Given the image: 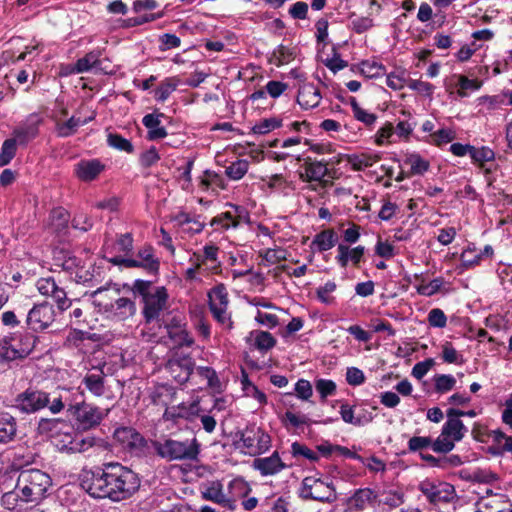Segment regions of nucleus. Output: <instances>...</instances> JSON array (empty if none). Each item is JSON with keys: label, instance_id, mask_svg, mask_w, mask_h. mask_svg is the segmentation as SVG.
I'll list each match as a JSON object with an SVG mask.
<instances>
[{"label": "nucleus", "instance_id": "1", "mask_svg": "<svg viewBox=\"0 0 512 512\" xmlns=\"http://www.w3.org/2000/svg\"><path fill=\"white\" fill-rule=\"evenodd\" d=\"M82 488L93 498L120 502L130 498L140 486L136 473L119 463H107L103 468L86 472Z\"/></svg>", "mask_w": 512, "mask_h": 512}, {"label": "nucleus", "instance_id": "2", "mask_svg": "<svg viewBox=\"0 0 512 512\" xmlns=\"http://www.w3.org/2000/svg\"><path fill=\"white\" fill-rule=\"evenodd\" d=\"M134 294L141 297L142 314L146 323L158 320L167 308L168 292L163 286H154L151 281L136 279L132 285Z\"/></svg>", "mask_w": 512, "mask_h": 512}, {"label": "nucleus", "instance_id": "3", "mask_svg": "<svg viewBox=\"0 0 512 512\" xmlns=\"http://www.w3.org/2000/svg\"><path fill=\"white\" fill-rule=\"evenodd\" d=\"M18 491L24 503H39L52 485L50 476L39 469L22 470L17 479Z\"/></svg>", "mask_w": 512, "mask_h": 512}, {"label": "nucleus", "instance_id": "4", "mask_svg": "<svg viewBox=\"0 0 512 512\" xmlns=\"http://www.w3.org/2000/svg\"><path fill=\"white\" fill-rule=\"evenodd\" d=\"M228 492L224 491L221 481L213 480L204 483L200 493L202 499L211 501L225 508H233L236 498L242 497L247 493V483L242 478H234L228 484Z\"/></svg>", "mask_w": 512, "mask_h": 512}, {"label": "nucleus", "instance_id": "5", "mask_svg": "<svg viewBox=\"0 0 512 512\" xmlns=\"http://www.w3.org/2000/svg\"><path fill=\"white\" fill-rule=\"evenodd\" d=\"M152 446L158 456L168 461L196 460L200 452V445L195 438L184 441L166 438L154 441Z\"/></svg>", "mask_w": 512, "mask_h": 512}, {"label": "nucleus", "instance_id": "6", "mask_svg": "<svg viewBox=\"0 0 512 512\" xmlns=\"http://www.w3.org/2000/svg\"><path fill=\"white\" fill-rule=\"evenodd\" d=\"M36 337L29 333H16L0 339V358L14 361L26 358L34 349Z\"/></svg>", "mask_w": 512, "mask_h": 512}, {"label": "nucleus", "instance_id": "7", "mask_svg": "<svg viewBox=\"0 0 512 512\" xmlns=\"http://www.w3.org/2000/svg\"><path fill=\"white\" fill-rule=\"evenodd\" d=\"M106 292H108V289L105 287H99L92 292L91 296L96 306L103 308L105 312L110 313L112 317L120 321L132 318L136 314L137 306L133 299L118 297L114 301H105L103 295Z\"/></svg>", "mask_w": 512, "mask_h": 512}, {"label": "nucleus", "instance_id": "8", "mask_svg": "<svg viewBox=\"0 0 512 512\" xmlns=\"http://www.w3.org/2000/svg\"><path fill=\"white\" fill-rule=\"evenodd\" d=\"M300 496L306 500L323 503H331L337 498L333 484L316 476H307L303 479Z\"/></svg>", "mask_w": 512, "mask_h": 512}, {"label": "nucleus", "instance_id": "9", "mask_svg": "<svg viewBox=\"0 0 512 512\" xmlns=\"http://www.w3.org/2000/svg\"><path fill=\"white\" fill-rule=\"evenodd\" d=\"M418 489L432 505L447 504L456 497L454 486L444 481L425 479Z\"/></svg>", "mask_w": 512, "mask_h": 512}, {"label": "nucleus", "instance_id": "10", "mask_svg": "<svg viewBox=\"0 0 512 512\" xmlns=\"http://www.w3.org/2000/svg\"><path fill=\"white\" fill-rule=\"evenodd\" d=\"M209 307L213 317L225 328H232L231 316L228 313V293L223 284H219L208 293Z\"/></svg>", "mask_w": 512, "mask_h": 512}, {"label": "nucleus", "instance_id": "11", "mask_svg": "<svg viewBox=\"0 0 512 512\" xmlns=\"http://www.w3.org/2000/svg\"><path fill=\"white\" fill-rule=\"evenodd\" d=\"M242 447L245 453L255 456L265 453L271 446V438L260 427L249 426L241 435Z\"/></svg>", "mask_w": 512, "mask_h": 512}, {"label": "nucleus", "instance_id": "12", "mask_svg": "<svg viewBox=\"0 0 512 512\" xmlns=\"http://www.w3.org/2000/svg\"><path fill=\"white\" fill-rule=\"evenodd\" d=\"M52 397L42 390L27 389L15 399V407L23 413H35L45 407L49 408Z\"/></svg>", "mask_w": 512, "mask_h": 512}, {"label": "nucleus", "instance_id": "13", "mask_svg": "<svg viewBox=\"0 0 512 512\" xmlns=\"http://www.w3.org/2000/svg\"><path fill=\"white\" fill-rule=\"evenodd\" d=\"M55 320V310L52 304L42 302L35 304L26 317V324L29 329L35 332L48 328Z\"/></svg>", "mask_w": 512, "mask_h": 512}, {"label": "nucleus", "instance_id": "14", "mask_svg": "<svg viewBox=\"0 0 512 512\" xmlns=\"http://www.w3.org/2000/svg\"><path fill=\"white\" fill-rule=\"evenodd\" d=\"M108 413L109 409L104 413L98 407L87 403L84 399L80 401L79 407L74 409V413L70 418L73 419L79 427L87 430L98 426Z\"/></svg>", "mask_w": 512, "mask_h": 512}, {"label": "nucleus", "instance_id": "15", "mask_svg": "<svg viewBox=\"0 0 512 512\" xmlns=\"http://www.w3.org/2000/svg\"><path fill=\"white\" fill-rule=\"evenodd\" d=\"M84 399L83 392L78 390L62 389L57 395L54 394L52 396L49 411L52 414H58L66 408L67 416L71 417L74 413V409L78 408L80 401Z\"/></svg>", "mask_w": 512, "mask_h": 512}, {"label": "nucleus", "instance_id": "16", "mask_svg": "<svg viewBox=\"0 0 512 512\" xmlns=\"http://www.w3.org/2000/svg\"><path fill=\"white\" fill-rule=\"evenodd\" d=\"M36 288L42 296L51 297L57 307L64 311L71 306L66 290L59 286L53 277H42L37 280Z\"/></svg>", "mask_w": 512, "mask_h": 512}, {"label": "nucleus", "instance_id": "17", "mask_svg": "<svg viewBox=\"0 0 512 512\" xmlns=\"http://www.w3.org/2000/svg\"><path fill=\"white\" fill-rule=\"evenodd\" d=\"M43 119L39 114L32 113L13 130V138L18 145L25 146L39 134V127Z\"/></svg>", "mask_w": 512, "mask_h": 512}, {"label": "nucleus", "instance_id": "18", "mask_svg": "<svg viewBox=\"0 0 512 512\" xmlns=\"http://www.w3.org/2000/svg\"><path fill=\"white\" fill-rule=\"evenodd\" d=\"M166 369L178 384H184L193 372L194 362L189 356H174L167 362Z\"/></svg>", "mask_w": 512, "mask_h": 512}, {"label": "nucleus", "instance_id": "19", "mask_svg": "<svg viewBox=\"0 0 512 512\" xmlns=\"http://www.w3.org/2000/svg\"><path fill=\"white\" fill-rule=\"evenodd\" d=\"M219 248L214 244L205 245L203 253H194L192 260L198 261V266L202 267L203 272L218 274L221 271V262L218 258Z\"/></svg>", "mask_w": 512, "mask_h": 512}, {"label": "nucleus", "instance_id": "20", "mask_svg": "<svg viewBox=\"0 0 512 512\" xmlns=\"http://www.w3.org/2000/svg\"><path fill=\"white\" fill-rule=\"evenodd\" d=\"M461 410L450 408L447 410V421L442 427L443 435H446L454 442L461 441L468 429L460 420Z\"/></svg>", "mask_w": 512, "mask_h": 512}, {"label": "nucleus", "instance_id": "21", "mask_svg": "<svg viewBox=\"0 0 512 512\" xmlns=\"http://www.w3.org/2000/svg\"><path fill=\"white\" fill-rule=\"evenodd\" d=\"M303 171L299 172V178L303 182H323L328 174L327 163L314 160L310 157L304 159Z\"/></svg>", "mask_w": 512, "mask_h": 512}, {"label": "nucleus", "instance_id": "22", "mask_svg": "<svg viewBox=\"0 0 512 512\" xmlns=\"http://www.w3.org/2000/svg\"><path fill=\"white\" fill-rule=\"evenodd\" d=\"M231 210L226 211L217 217L213 218L211 225H219L223 229H229L230 227H238L242 222L248 220V215L245 209L241 206L229 205Z\"/></svg>", "mask_w": 512, "mask_h": 512}, {"label": "nucleus", "instance_id": "23", "mask_svg": "<svg viewBox=\"0 0 512 512\" xmlns=\"http://www.w3.org/2000/svg\"><path fill=\"white\" fill-rule=\"evenodd\" d=\"M104 170L105 165L99 159H83L74 167L76 177L83 182L95 180Z\"/></svg>", "mask_w": 512, "mask_h": 512}, {"label": "nucleus", "instance_id": "24", "mask_svg": "<svg viewBox=\"0 0 512 512\" xmlns=\"http://www.w3.org/2000/svg\"><path fill=\"white\" fill-rule=\"evenodd\" d=\"M377 499V494L371 488L357 489L347 500V508L350 511H363L372 507Z\"/></svg>", "mask_w": 512, "mask_h": 512}, {"label": "nucleus", "instance_id": "25", "mask_svg": "<svg viewBox=\"0 0 512 512\" xmlns=\"http://www.w3.org/2000/svg\"><path fill=\"white\" fill-rule=\"evenodd\" d=\"M252 466L255 470L259 471L262 476L278 474L287 467L276 451L268 457L254 459Z\"/></svg>", "mask_w": 512, "mask_h": 512}, {"label": "nucleus", "instance_id": "26", "mask_svg": "<svg viewBox=\"0 0 512 512\" xmlns=\"http://www.w3.org/2000/svg\"><path fill=\"white\" fill-rule=\"evenodd\" d=\"M365 253L364 246H357L351 248L344 244H339L337 247L336 262L341 268H346L351 262L355 267H358Z\"/></svg>", "mask_w": 512, "mask_h": 512}, {"label": "nucleus", "instance_id": "27", "mask_svg": "<svg viewBox=\"0 0 512 512\" xmlns=\"http://www.w3.org/2000/svg\"><path fill=\"white\" fill-rule=\"evenodd\" d=\"M322 99L320 90L312 83H304L300 86L297 102L303 109H312L320 104Z\"/></svg>", "mask_w": 512, "mask_h": 512}, {"label": "nucleus", "instance_id": "28", "mask_svg": "<svg viewBox=\"0 0 512 512\" xmlns=\"http://www.w3.org/2000/svg\"><path fill=\"white\" fill-rule=\"evenodd\" d=\"M101 49H94L88 52L84 57L79 58L76 63L71 67L70 73L82 74L91 71L92 69L101 68Z\"/></svg>", "mask_w": 512, "mask_h": 512}, {"label": "nucleus", "instance_id": "29", "mask_svg": "<svg viewBox=\"0 0 512 512\" xmlns=\"http://www.w3.org/2000/svg\"><path fill=\"white\" fill-rule=\"evenodd\" d=\"M380 158L379 153L361 152L347 155L346 161L352 170L363 171L366 168L372 167Z\"/></svg>", "mask_w": 512, "mask_h": 512}, {"label": "nucleus", "instance_id": "30", "mask_svg": "<svg viewBox=\"0 0 512 512\" xmlns=\"http://www.w3.org/2000/svg\"><path fill=\"white\" fill-rule=\"evenodd\" d=\"M162 113L147 114L143 117L142 123L147 128V139L151 141L163 139L167 136L166 129L161 125Z\"/></svg>", "mask_w": 512, "mask_h": 512}, {"label": "nucleus", "instance_id": "31", "mask_svg": "<svg viewBox=\"0 0 512 512\" xmlns=\"http://www.w3.org/2000/svg\"><path fill=\"white\" fill-rule=\"evenodd\" d=\"M105 374L102 369L87 373L82 380L85 388L94 396L101 397L105 393Z\"/></svg>", "mask_w": 512, "mask_h": 512}, {"label": "nucleus", "instance_id": "32", "mask_svg": "<svg viewBox=\"0 0 512 512\" xmlns=\"http://www.w3.org/2000/svg\"><path fill=\"white\" fill-rule=\"evenodd\" d=\"M338 241V236L333 229H325L317 233L312 242L311 249L318 252H325L333 248Z\"/></svg>", "mask_w": 512, "mask_h": 512}, {"label": "nucleus", "instance_id": "33", "mask_svg": "<svg viewBox=\"0 0 512 512\" xmlns=\"http://www.w3.org/2000/svg\"><path fill=\"white\" fill-rule=\"evenodd\" d=\"M114 438L129 448H138L143 445L144 438L133 428L121 427L115 430Z\"/></svg>", "mask_w": 512, "mask_h": 512}, {"label": "nucleus", "instance_id": "34", "mask_svg": "<svg viewBox=\"0 0 512 512\" xmlns=\"http://www.w3.org/2000/svg\"><path fill=\"white\" fill-rule=\"evenodd\" d=\"M248 340L253 341V346L261 352L269 351L277 343L276 339L271 333L261 330L252 331L248 337Z\"/></svg>", "mask_w": 512, "mask_h": 512}, {"label": "nucleus", "instance_id": "35", "mask_svg": "<svg viewBox=\"0 0 512 512\" xmlns=\"http://www.w3.org/2000/svg\"><path fill=\"white\" fill-rule=\"evenodd\" d=\"M17 432V425L14 417L9 414H0V443L6 444L12 441Z\"/></svg>", "mask_w": 512, "mask_h": 512}, {"label": "nucleus", "instance_id": "36", "mask_svg": "<svg viewBox=\"0 0 512 512\" xmlns=\"http://www.w3.org/2000/svg\"><path fill=\"white\" fill-rule=\"evenodd\" d=\"M137 256L139 260H137L138 265L136 267H142L152 273L158 271L159 261L154 257L153 248L151 246L140 249Z\"/></svg>", "mask_w": 512, "mask_h": 512}, {"label": "nucleus", "instance_id": "37", "mask_svg": "<svg viewBox=\"0 0 512 512\" xmlns=\"http://www.w3.org/2000/svg\"><path fill=\"white\" fill-rule=\"evenodd\" d=\"M168 335L175 347H190L194 343L193 337L180 326L168 328Z\"/></svg>", "mask_w": 512, "mask_h": 512}, {"label": "nucleus", "instance_id": "38", "mask_svg": "<svg viewBox=\"0 0 512 512\" xmlns=\"http://www.w3.org/2000/svg\"><path fill=\"white\" fill-rule=\"evenodd\" d=\"M492 438L495 446L493 453L496 455H502L505 452L512 454V436H507L500 430L492 431Z\"/></svg>", "mask_w": 512, "mask_h": 512}, {"label": "nucleus", "instance_id": "39", "mask_svg": "<svg viewBox=\"0 0 512 512\" xmlns=\"http://www.w3.org/2000/svg\"><path fill=\"white\" fill-rule=\"evenodd\" d=\"M180 83V79L176 76L164 79L155 90V99L164 102L177 89Z\"/></svg>", "mask_w": 512, "mask_h": 512}, {"label": "nucleus", "instance_id": "40", "mask_svg": "<svg viewBox=\"0 0 512 512\" xmlns=\"http://www.w3.org/2000/svg\"><path fill=\"white\" fill-rule=\"evenodd\" d=\"M359 67L360 73L367 78H378L386 72L385 66L376 60H364Z\"/></svg>", "mask_w": 512, "mask_h": 512}, {"label": "nucleus", "instance_id": "41", "mask_svg": "<svg viewBox=\"0 0 512 512\" xmlns=\"http://www.w3.org/2000/svg\"><path fill=\"white\" fill-rule=\"evenodd\" d=\"M162 17H163V12L145 14L143 16L119 20V26L121 28H132V27L143 25L145 23L153 22Z\"/></svg>", "mask_w": 512, "mask_h": 512}, {"label": "nucleus", "instance_id": "42", "mask_svg": "<svg viewBox=\"0 0 512 512\" xmlns=\"http://www.w3.org/2000/svg\"><path fill=\"white\" fill-rule=\"evenodd\" d=\"M470 157L474 164L482 167L485 162H490L495 159V153L491 148L487 146H482L479 148L472 146Z\"/></svg>", "mask_w": 512, "mask_h": 512}, {"label": "nucleus", "instance_id": "43", "mask_svg": "<svg viewBox=\"0 0 512 512\" xmlns=\"http://www.w3.org/2000/svg\"><path fill=\"white\" fill-rule=\"evenodd\" d=\"M249 162L245 159H239L232 162L225 169V174L232 180H240L248 171Z\"/></svg>", "mask_w": 512, "mask_h": 512}, {"label": "nucleus", "instance_id": "44", "mask_svg": "<svg viewBox=\"0 0 512 512\" xmlns=\"http://www.w3.org/2000/svg\"><path fill=\"white\" fill-rule=\"evenodd\" d=\"M405 163L410 166V173L413 175H422L429 169V162L418 154L407 156Z\"/></svg>", "mask_w": 512, "mask_h": 512}, {"label": "nucleus", "instance_id": "45", "mask_svg": "<svg viewBox=\"0 0 512 512\" xmlns=\"http://www.w3.org/2000/svg\"><path fill=\"white\" fill-rule=\"evenodd\" d=\"M93 118L90 117L88 119L81 120L80 118H76L72 116L69 120L62 124H58V134L61 137H68L72 135L79 126L85 125L88 123V121L92 120Z\"/></svg>", "mask_w": 512, "mask_h": 512}, {"label": "nucleus", "instance_id": "46", "mask_svg": "<svg viewBox=\"0 0 512 512\" xmlns=\"http://www.w3.org/2000/svg\"><path fill=\"white\" fill-rule=\"evenodd\" d=\"M17 145L18 143L13 137L3 142L0 153V166H5L10 163L16 154Z\"/></svg>", "mask_w": 512, "mask_h": 512}, {"label": "nucleus", "instance_id": "47", "mask_svg": "<svg viewBox=\"0 0 512 512\" xmlns=\"http://www.w3.org/2000/svg\"><path fill=\"white\" fill-rule=\"evenodd\" d=\"M107 143L110 147L120 151L127 153H132L134 151L132 143L128 139L116 133H109L107 135Z\"/></svg>", "mask_w": 512, "mask_h": 512}, {"label": "nucleus", "instance_id": "48", "mask_svg": "<svg viewBox=\"0 0 512 512\" xmlns=\"http://www.w3.org/2000/svg\"><path fill=\"white\" fill-rule=\"evenodd\" d=\"M337 285L334 281H328L323 286H320L316 290V295L319 301L326 305H332L335 302V298L331 294L336 290Z\"/></svg>", "mask_w": 512, "mask_h": 512}, {"label": "nucleus", "instance_id": "49", "mask_svg": "<svg viewBox=\"0 0 512 512\" xmlns=\"http://www.w3.org/2000/svg\"><path fill=\"white\" fill-rule=\"evenodd\" d=\"M282 126V120L278 118L262 119L256 123L252 130L255 134H266Z\"/></svg>", "mask_w": 512, "mask_h": 512}, {"label": "nucleus", "instance_id": "50", "mask_svg": "<svg viewBox=\"0 0 512 512\" xmlns=\"http://www.w3.org/2000/svg\"><path fill=\"white\" fill-rule=\"evenodd\" d=\"M442 359L449 364H462V355L453 347L450 342H445L442 345Z\"/></svg>", "mask_w": 512, "mask_h": 512}, {"label": "nucleus", "instance_id": "51", "mask_svg": "<svg viewBox=\"0 0 512 512\" xmlns=\"http://www.w3.org/2000/svg\"><path fill=\"white\" fill-rule=\"evenodd\" d=\"M336 383L330 379H317L315 381V389L319 393L321 399H326L336 393Z\"/></svg>", "mask_w": 512, "mask_h": 512}, {"label": "nucleus", "instance_id": "52", "mask_svg": "<svg viewBox=\"0 0 512 512\" xmlns=\"http://www.w3.org/2000/svg\"><path fill=\"white\" fill-rule=\"evenodd\" d=\"M456 384V379L450 374H441L435 377V390L439 393L451 391Z\"/></svg>", "mask_w": 512, "mask_h": 512}, {"label": "nucleus", "instance_id": "53", "mask_svg": "<svg viewBox=\"0 0 512 512\" xmlns=\"http://www.w3.org/2000/svg\"><path fill=\"white\" fill-rule=\"evenodd\" d=\"M95 439L92 437H82L76 435L70 442L68 449L72 452H85L94 445Z\"/></svg>", "mask_w": 512, "mask_h": 512}, {"label": "nucleus", "instance_id": "54", "mask_svg": "<svg viewBox=\"0 0 512 512\" xmlns=\"http://www.w3.org/2000/svg\"><path fill=\"white\" fill-rule=\"evenodd\" d=\"M21 499L20 491H18V485L13 491L5 493L1 498L2 505L9 510H14L20 507Z\"/></svg>", "mask_w": 512, "mask_h": 512}, {"label": "nucleus", "instance_id": "55", "mask_svg": "<svg viewBox=\"0 0 512 512\" xmlns=\"http://www.w3.org/2000/svg\"><path fill=\"white\" fill-rule=\"evenodd\" d=\"M60 424L61 421L59 419L41 418L38 422L37 430L39 434L52 437L57 432V428Z\"/></svg>", "mask_w": 512, "mask_h": 512}, {"label": "nucleus", "instance_id": "56", "mask_svg": "<svg viewBox=\"0 0 512 512\" xmlns=\"http://www.w3.org/2000/svg\"><path fill=\"white\" fill-rule=\"evenodd\" d=\"M454 446L455 442L446 435H443L442 432L431 444L433 451L436 453H448L453 450Z\"/></svg>", "mask_w": 512, "mask_h": 512}, {"label": "nucleus", "instance_id": "57", "mask_svg": "<svg viewBox=\"0 0 512 512\" xmlns=\"http://www.w3.org/2000/svg\"><path fill=\"white\" fill-rule=\"evenodd\" d=\"M291 453L294 457H304L310 461H317L319 456L316 452L309 449L306 445L299 442H294L291 445Z\"/></svg>", "mask_w": 512, "mask_h": 512}, {"label": "nucleus", "instance_id": "58", "mask_svg": "<svg viewBox=\"0 0 512 512\" xmlns=\"http://www.w3.org/2000/svg\"><path fill=\"white\" fill-rule=\"evenodd\" d=\"M407 87L427 97H431L434 91L431 83L422 80L408 79Z\"/></svg>", "mask_w": 512, "mask_h": 512}, {"label": "nucleus", "instance_id": "59", "mask_svg": "<svg viewBox=\"0 0 512 512\" xmlns=\"http://www.w3.org/2000/svg\"><path fill=\"white\" fill-rule=\"evenodd\" d=\"M339 414L341 419L347 423L358 427L360 421H358V415H355V407L349 405L347 402H343L340 405Z\"/></svg>", "mask_w": 512, "mask_h": 512}, {"label": "nucleus", "instance_id": "60", "mask_svg": "<svg viewBox=\"0 0 512 512\" xmlns=\"http://www.w3.org/2000/svg\"><path fill=\"white\" fill-rule=\"evenodd\" d=\"M444 283L443 278L438 277L433 280H431L429 283L421 284L417 287V292L420 295L424 296H432L436 294L438 291H440L442 285Z\"/></svg>", "mask_w": 512, "mask_h": 512}, {"label": "nucleus", "instance_id": "61", "mask_svg": "<svg viewBox=\"0 0 512 512\" xmlns=\"http://www.w3.org/2000/svg\"><path fill=\"white\" fill-rule=\"evenodd\" d=\"M160 160V155L154 146L145 150L140 154L139 162L144 168H149L155 165Z\"/></svg>", "mask_w": 512, "mask_h": 512}, {"label": "nucleus", "instance_id": "62", "mask_svg": "<svg viewBox=\"0 0 512 512\" xmlns=\"http://www.w3.org/2000/svg\"><path fill=\"white\" fill-rule=\"evenodd\" d=\"M460 259L463 267L471 268L480 263L482 254L476 252L475 249L468 248L462 252Z\"/></svg>", "mask_w": 512, "mask_h": 512}, {"label": "nucleus", "instance_id": "63", "mask_svg": "<svg viewBox=\"0 0 512 512\" xmlns=\"http://www.w3.org/2000/svg\"><path fill=\"white\" fill-rule=\"evenodd\" d=\"M115 249L118 252L124 253L125 255L130 254L133 250L132 234L125 233L119 235L115 243Z\"/></svg>", "mask_w": 512, "mask_h": 512}, {"label": "nucleus", "instance_id": "64", "mask_svg": "<svg viewBox=\"0 0 512 512\" xmlns=\"http://www.w3.org/2000/svg\"><path fill=\"white\" fill-rule=\"evenodd\" d=\"M295 393L299 399L309 400L313 394L311 383L306 379H299L295 384Z\"/></svg>", "mask_w": 512, "mask_h": 512}]
</instances>
